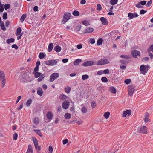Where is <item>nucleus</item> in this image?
<instances>
[{"label": "nucleus", "instance_id": "42", "mask_svg": "<svg viewBox=\"0 0 153 153\" xmlns=\"http://www.w3.org/2000/svg\"><path fill=\"white\" fill-rule=\"evenodd\" d=\"M72 14L73 15L75 16H78L79 15V12L76 10H74L72 13Z\"/></svg>", "mask_w": 153, "mask_h": 153}, {"label": "nucleus", "instance_id": "11", "mask_svg": "<svg viewBox=\"0 0 153 153\" xmlns=\"http://www.w3.org/2000/svg\"><path fill=\"white\" fill-rule=\"evenodd\" d=\"M138 16V15L136 13H128V17L130 19H131L137 17Z\"/></svg>", "mask_w": 153, "mask_h": 153}, {"label": "nucleus", "instance_id": "36", "mask_svg": "<svg viewBox=\"0 0 153 153\" xmlns=\"http://www.w3.org/2000/svg\"><path fill=\"white\" fill-rule=\"evenodd\" d=\"M42 75V74L40 72H36L34 73V76L35 78H38L40 77Z\"/></svg>", "mask_w": 153, "mask_h": 153}, {"label": "nucleus", "instance_id": "48", "mask_svg": "<svg viewBox=\"0 0 153 153\" xmlns=\"http://www.w3.org/2000/svg\"><path fill=\"white\" fill-rule=\"evenodd\" d=\"M97 8L98 11L101 10H102V7L101 5L100 4H98L97 6Z\"/></svg>", "mask_w": 153, "mask_h": 153}, {"label": "nucleus", "instance_id": "63", "mask_svg": "<svg viewBox=\"0 0 153 153\" xmlns=\"http://www.w3.org/2000/svg\"><path fill=\"white\" fill-rule=\"evenodd\" d=\"M38 7L37 6H35L33 7V10L35 12L37 11L38 10Z\"/></svg>", "mask_w": 153, "mask_h": 153}, {"label": "nucleus", "instance_id": "6", "mask_svg": "<svg viewBox=\"0 0 153 153\" xmlns=\"http://www.w3.org/2000/svg\"><path fill=\"white\" fill-rule=\"evenodd\" d=\"M110 63L109 61L106 59H102L98 61L97 63V65H104Z\"/></svg>", "mask_w": 153, "mask_h": 153}, {"label": "nucleus", "instance_id": "33", "mask_svg": "<svg viewBox=\"0 0 153 153\" xmlns=\"http://www.w3.org/2000/svg\"><path fill=\"white\" fill-rule=\"evenodd\" d=\"M45 74H43L38 79L37 81L38 82L41 81L45 77Z\"/></svg>", "mask_w": 153, "mask_h": 153}, {"label": "nucleus", "instance_id": "55", "mask_svg": "<svg viewBox=\"0 0 153 153\" xmlns=\"http://www.w3.org/2000/svg\"><path fill=\"white\" fill-rule=\"evenodd\" d=\"M140 4L142 5H145L146 3V1H141L140 2Z\"/></svg>", "mask_w": 153, "mask_h": 153}, {"label": "nucleus", "instance_id": "32", "mask_svg": "<svg viewBox=\"0 0 153 153\" xmlns=\"http://www.w3.org/2000/svg\"><path fill=\"white\" fill-rule=\"evenodd\" d=\"M82 60L80 59H76L74 62V64L75 65H77L80 62H81Z\"/></svg>", "mask_w": 153, "mask_h": 153}, {"label": "nucleus", "instance_id": "58", "mask_svg": "<svg viewBox=\"0 0 153 153\" xmlns=\"http://www.w3.org/2000/svg\"><path fill=\"white\" fill-rule=\"evenodd\" d=\"M12 48H14L15 49H18V47L16 44H13L12 45Z\"/></svg>", "mask_w": 153, "mask_h": 153}, {"label": "nucleus", "instance_id": "16", "mask_svg": "<svg viewBox=\"0 0 153 153\" xmlns=\"http://www.w3.org/2000/svg\"><path fill=\"white\" fill-rule=\"evenodd\" d=\"M93 31V28L90 27H87L85 30L84 33H90L92 32Z\"/></svg>", "mask_w": 153, "mask_h": 153}, {"label": "nucleus", "instance_id": "4", "mask_svg": "<svg viewBox=\"0 0 153 153\" xmlns=\"http://www.w3.org/2000/svg\"><path fill=\"white\" fill-rule=\"evenodd\" d=\"M71 14L69 13H65L63 16L62 22L63 24L65 23L70 19L71 16Z\"/></svg>", "mask_w": 153, "mask_h": 153}, {"label": "nucleus", "instance_id": "39", "mask_svg": "<svg viewBox=\"0 0 153 153\" xmlns=\"http://www.w3.org/2000/svg\"><path fill=\"white\" fill-rule=\"evenodd\" d=\"M89 78L88 75L87 74L83 75L82 76V79L83 80H85Z\"/></svg>", "mask_w": 153, "mask_h": 153}, {"label": "nucleus", "instance_id": "29", "mask_svg": "<svg viewBox=\"0 0 153 153\" xmlns=\"http://www.w3.org/2000/svg\"><path fill=\"white\" fill-rule=\"evenodd\" d=\"M46 56V54L42 53H40L39 55V57L40 59H42Z\"/></svg>", "mask_w": 153, "mask_h": 153}, {"label": "nucleus", "instance_id": "2", "mask_svg": "<svg viewBox=\"0 0 153 153\" xmlns=\"http://www.w3.org/2000/svg\"><path fill=\"white\" fill-rule=\"evenodd\" d=\"M149 65H142L140 67V70L141 74L145 75L147 72Z\"/></svg>", "mask_w": 153, "mask_h": 153}, {"label": "nucleus", "instance_id": "31", "mask_svg": "<svg viewBox=\"0 0 153 153\" xmlns=\"http://www.w3.org/2000/svg\"><path fill=\"white\" fill-rule=\"evenodd\" d=\"M32 102V100L31 99H29L26 103V105L27 107L29 106Z\"/></svg>", "mask_w": 153, "mask_h": 153}, {"label": "nucleus", "instance_id": "60", "mask_svg": "<svg viewBox=\"0 0 153 153\" xmlns=\"http://www.w3.org/2000/svg\"><path fill=\"white\" fill-rule=\"evenodd\" d=\"M120 57L122 58L127 59L129 58V56L127 55H121Z\"/></svg>", "mask_w": 153, "mask_h": 153}, {"label": "nucleus", "instance_id": "30", "mask_svg": "<svg viewBox=\"0 0 153 153\" xmlns=\"http://www.w3.org/2000/svg\"><path fill=\"white\" fill-rule=\"evenodd\" d=\"M148 114L147 113L146 114L145 118H144V121L145 123H146L147 122L150 121V120L148 118Z\"/></svg>", "mask_w": 153, "mask_h": 153}, {"label": "nucleus", "instance_id": "8", "mask_svg": "<svg viewBox=\"0 0 153 153\" xmlns=\"http://www.w3.org/2000/svg\"><path fill=\"white\" fill-rule=\"evenodd\" d=\"M95 63L93 61H87L84 62L82 64V66L85 67L89 66L94 65Z\"/></svg>", "mask_w": 153, "mask_h": 153}, {"label": "nucleus", "instance_id": "14", "mask_svg": "<svg viewBox=\"0 0 153 153\" xmlns=\"http://www.w3.org/2000/svg\"><path fill=\"white\" fill-rule=\"evenodd\" d=\"M140 132L142 133L146 134L147 132V128L145 126H142L140 129Z\"/></svg>", "mask_w": 153, "mask_h": 153}, {"label": "nucleus", "instance_id": "22", "mask_svg": "<svg viewBox=\"0 0 153 153\" xmlns=\"http://www.w3.org/2000/svg\"><path fill=\"white\" fill-rule=\"evenodd\" d=\"M67 96L64 94H60L59 96V98L62 100H65L67 99Z\"/></svg>", "mask_w": 153, "mask_h": 153}, {"label": "nucleus", "instance_id": "38", "mask_svg": "<svg viewBox=\"0 0 153 153\" xmlns=\"http://www.w3.org/2000/svg\"><path fill=\"white\" fill-rule=\"evenodd\" d=\"M118 0H111L110 3L112 5H114L117 4Z\"/></svg>", "mask_w": 153, "mask_h": 153}, {"label": "nucleus", "instance_id": "15", "mask_svg": "<svg viewBox=\"0 0 153 153\" xmlns=\"http://www.w3.org/2000/svg\"><path fill=\"white\" fill-rule=\"evenodd\" d=\"M100 20L101 22L104 25H107L108 24V22L107 19L104 17H102L100 18Z\"/></svg>", "mask_w": 153, "mask_h": 153}, {"label": "nucleus", "instance_id": "21", "mask_svg": "<svg viewBox=\"0 0 153 153\" xmlns=\"http://www.w3.org/2000/svg\"><path fill=\"white\" fill-rule=\"evenodd\" d=\"M46 116L48 119L51 120L52 118V113L51 112H49L47 113Z\"/></svg>", "mask_w": 153, "mask_h": 153}, {"label": "nucleus", "instance_id": "49", "mask_svg": "<svg viewBox=\"0 0 153 153\" xmlns=\"http://www.w3.org/2000/svg\"><path fill=\"white\" fill-rule=\"evenodd\" d=\"M136 7L138 8H142L143 7L141 6V4H140V2L138 3L135 5Z\"/></svg>", "mask_w": 153, "mask_h": 153}, {"label": "nucleus", "instance_id": "13", "mask_svg": "<svg viewBox=\"0 0 153 153\" xmlns=\"http://www.w3.org/2000/svg\"><path fill=\"white\" fill-rule=\"evenodd\" d=\"M131 114V111L130 110H127L124 111L123 114V116L124 117H126L127 116H129Z\"/></svg>", "mask_w": 153, "mask_h": 153}, {"label": "nucleus", "instance_id": "28", "mask_svg": "<svg viewBox=\"0 0 153 153\" xmlns=\"http://www.w3.org/2000/svg\"><path fill=\"white\" fill-rule=\"evenodd\" d=\"M64 117L66 119H69L71 117V116L70 113H67L65 114Z\"/></svg>", "mask_w": 153, "mask_h": 153}, {"label": "nucleus", "instance_id": "34", "mask_svg": "<svg viewBox=\"0 0 153 153\" xmlns=\"http://www.w3.org/2000/svg\"><path fill=\"white\" fill-rule=\"evenodd\" d=\"M15 41V39L13 38L8 39L7 41V42L8 44L13 42Z\"/></svg>", "mask_w": 153, "mask_h": 153}, {"label": "nucleus", "instance_id": "26", "mask_svg": "<svg viewBox=\"0 0 153 153\" xmlns=\"http://www.w3.org/2000/svg\"><path fill=\"white\" fill-rule=\"evenodd\" d=\"M71 88L69 86H66L64 89L65 91L67 93H69L71 91Z\"/></svg>", "mask_w": 153, "mask_h": 153}, {"label": "nucleus", "instance_id": "43", "mask_svg": "<svg viewBox=\"0 0 153 153\" xmlns=\"http://www.w3.org/2000/svg\"><path fill=\"white\" fill-rule=\"evenodd\" d=\"M81 111L82 113H85L87 112V108L85 107H83L81 109Z\"/></svg>", "mask_w": 153, "mask_h": 153}, {"label": "nucleus", "instance_id": "64", "mask_svg": "<svg viewBox=\"0 0 153 153\" xmlns=\"http://www.w3.org/2000/svg\"><path fill=\"white\" fill-rule=\"evenodd\" d=\"M68 142V139H65V140H64L63 141V144H67Z\"/></svg>", "mask_w": 153, "mask_h": 153}, {"label": "nucleus", "instance_id": "37", "mask_svg": "<svg viewBox=\"0 0 153 153\" xmlns=\"http://www.w3.org/2000/svg\"><path fill=\"white\" fill-rule=\"evenodd\" d=\"M34 131L36 132V133L38 134L39 136L42 137V135L41 132L40 130H34Z\"/></svg>", "mask_w": 153, "mask_h": 153}, {"label": "nucleus", "instance_id": "61", "mask_svg": "<svg viewBox=\"0 0 153 153\" xmlns=\"http://www.w3.org/2000/svg\"><path fill=\"white\" fill-rule=\"evenodd\" d=\"M103 74V71L102 70H100L98 71L97 73V75H101Z\"/></svg>", "mask_w": 153, "mask_h": 153}, {"label": "nucleus", "instance_id": "23", "mask_svg": "<svg viewBox=\"0 0 153 153\" xmlns=\"http://www.w3.org/2000/svg\"><path fill=\"white\" fill-rule=\"evenodd\" d=\"M54 49L57 52H59L61 51V48L59 46L57 45L54 47Z\"/></svg>", "mask_w": 153, "mask_h": 153}, {"label": "nucleus", "instance_id": "27", "mask_svg": "<svg viewBox=\"0 0 153 153\" xmlns=\"http://www.w3.org/2000/svg\"><path fill=\"white\" fill-rule=\"evenodd\" d=\"M110 91L112 93H116V90L115 88L111 87H110Z\"/></svg>", "mask_w": 153, "mask_h": 153}, {"label": "nucleus", "instance_id": "54", "mask_svg": "<svg viewBox=\"0 0 153 153\" xmlns=\"http://www.w3.org/2000/svg\"><path fill=\"white\" fill-rule=\"evenodd\" d=\"M131 81L130 79H127L125 80L124 82L126 84H128L130 83Z\"/></svg>", "mask_w": 153, "mask_h": 153}, {"label": "nucleus", "instance_id": "24", "mask_svg": "<svg viewBox=\"0 0 153 153\" xmlns=\"http://www.w3.org/2000/svg\"><path fill=\"white\" fill-rule=\"evenodd\" d=\"M21 31L22 29L21 27H18L17 29L16 30V36H18L19 35H21Z\"/></svg>", "mask_w": 153, "mask_h": 153}, {"label": "nucleus", "instance_id": "50", "mask_svg": "<svg viewBox=\"0 0 153 153\" xmlns=\"http://www.w3.org/2000/svg\"><path fill=\"white\" fill-rule=\"evenodd\" d=\"M91 105L93 108H95L96 106V103L95 102L92 101L91 103Z\"/></svg>", "mask_w": 153, "mask_h": 153}, {"label": "nucleus", "instance_id": "45", "mask_svg": "<svg viewBox=\"0 0 153 153\" xmlns=\"http://www.w3.org/2000/svg\"><path fill=\"white\" fill-rule=\"evenodd\" d=\"M82 24L86 26H88L89 25V22L86 20H85L82 22Z\"/></svg>", "mask_w": 153, "mask_h": 153}, {"label": "nucleus", "instance_id": "25", "mask_svg": "<svg viewBox=\"0 0 153 153\" xmlns=\"http://www.w3.org/2000/svg\"><path fill=\"white\" fill-rule=\"evenodd\" d=\"M27 16V15L26 14H23L21 17L20 20L21 22L22 23L25 19Z\"/></svg>", "mask_w": 153, "mask_h": 153}, {"label": "nucleus", "instance_id": "59", "mask_svg": "<svg viewBox=\"0 0 153 153\" xmlns=\"http://www.w3.org/2000/svg\"><path fill=\"white\" fill-rule=\"evenodd\" d=\"M147 11L144 10H141L140 11V14L141 15L144 14Z\"/></svg>", "mask_w": 153, "mask_h": 153}, {"label": "nucleus", "instance_id": "20", "mask_svg": "<svg viewBox=\"0 0 153 153\" xmlns=\"http://www.w3.org/2000/svg\"><path fill=\"white\" fill-rule=\"evenodd\" d=\"M53 44L52 43H50L48 46V51L49 52L51 51L53 48Z\"/></svg>", "mask_w": 153, "mask_h": 153}, {"label": "nucleus", "instance_id": "9", "mask_svg": "<svg viewBox=\"0 0 153 153\" xmlns=\"http://www.w3.org/2000/svg\"><path fill=\"white\" fill-rule=\"evenodd\" d=\"M134 88L132 86H129L128 87V94L130 96H132L134 91Z\"/></svg>", "mask_w": 153, "mask_h": 153}, {"label": "nucleus", "instance_id": "35", "mask_svg": "<svg viewBox=\"0 0 153 153\" xmlns=\"http://www.w3.org/2000/svg\"><path fill=\"white\" fill-rule=\"evenodd\" d=\"M110 114V112H107L104 113L103 116L105 118L108 119L109 117Z\"/></svg>", "mask_w": 153, "mask_h": 153}, {"label": "nucleus", "instance_id": "3", "mask_svg": "<svg viewBox=\"0 0 153 153\" xmlns=\"http://www.w3.org/2000/svg\"><path fill=\"white\" fill-rule=\"evenodd\" d=\"M0 80L1 82L2 87H3L6 82L5 76L4 72L1 70H0Z\"/></svg>", "mask_w": 153, "mask_h": 153}, {"label": "nucleus", "instance_id": "46", "mask_svg": "<svg viewBox=\"0 0 153 153\" xmlns=\"http://www.w3.org/2000/svg\"><path fill=\"white\" fill-rule=\"evenodd\" d=\"M101 81L103 82H106L108 81V79L105 77H103L101 79Z\"/></svg>", "mask_w": 153, "mask_h": 153}, {"label": "nucleus", "instance_id": "40", "mask_svg": "<svg viewBox=\"0 0 153 153\" xmlns=\"http://www.w3.org/2000/svg\"><path fill=\"white\" fill-rule=\"evenodd\" d=\"M97 45H100L102 43V39H99L97 42Z\"/></svg>", "mask_w": 153, "mask_h": 153}, {"label": "nucleus", "instance_id": "17", "mask_svg": "<svg viewBox=\"0 0 153 153\" xmlns=\"http://www.w3.org/2000/svg\"><path fill=\"white\" fill-rule=\"evenodd\" d=\"M26 153H33L32 147L31 145H29L28 146V149Z\"/></svg>", "mask_w": 153, "mask_h": 153}, {"label": "nucleus", "instance_id": "51", "mask_svg": "<svg viewBox=\"0 0 153 153\" xmlns=\"http://www.w3.org/2000/svg\"><path fill=\"white\" fill-rule=\"evenodd\" d=\"M152 1L151 0H150L149 1H148L146 5V6L147 7H150L151 5L152 4Z\"/></svg>", "mask_w": 153, "mask_h": 153}, {"label": "nucleus", "instance_id": "53", "mask_svg": "<svg viewBox=\"0 0 153 153\" xmlns=\"http://www.w3.org/2000/svg\"><path fill=\"white\" fill-rule=\"evenodd\" d=\"M10 7V4H6L4 5V9L5 10H7L9 9Z\"/></svg>", "mask_w": 153, "mask_h": 153}, {"label": "nucleus", "instance_id": "5", "mask_svg": "<svg viewBox=\"0 0 153 153\" xmlns=\"http://www.w3.org/2000/svg\"><path fill=\"white\" fill-rule=\"evenodd\" d=\"M58 62L56 60H50L45 62V63L48 66H54L56 65Z\"/></svg>", "mask_w": 153, "mask_h": 153}, {"label": "nucleus", "instance_id": "19", "mask_svg": "<svg viewBox=\"0 0 153 153\" xmlns=\"http://www.w3.org/2000/svg\"><path fill=\"white\" fill-rule=\"evenodd\" d=\"M33 141L35 148H37V147L38 146V142L37 139L35 138H33Z\"/></svg>", "mask_w": 153, "mask_h": 153}, {"label": "nucleus", "instance_id": "7", "mask_svg": "<svg viewBox=\"0 0 153 153\" xmlns=\"http://www.w3.org/2000/svg\"><path fill=\"white\" fill-rule=\"evenodd\" d=\"M59 74L58 73H54L52 74L50 77V81L52 82L54 81L59 77Z\"/></svg>", "mask_w": 153, "mask_h": 153}, {"label": "nucleus", "instance_id": "18", "mask_svg": "<svg viewBox=\"0 0 153 153\" xmlns=\"http://www.w3.org/2000/svg\"><path fill=\"white\" fill-rule=\"evenodd\" d=\"M37 94L40 96L42 95L43 94V91L41 88L39 87L37 88Z\"/></svg>", "mask_w": 153, "mask_h": 153}, {"label": "nucleus", "instance_id": "12", "mask_svg": "<svg viewBox=\"0 0 153 153\" xmlns=\"http://www.w3.org/2000/svg\"><path fill=\"white\" fill-rule=\"evenodd\" d=\"M69 102L67 101H64L62 103V107L65 109H67L69 106Z\"/></svg>", "mask_w": 153, "mask_h": 153}, {"label": "nucleus", "instance_id": "10", "mask_svg": "<svg viewBox=\"0 0 153 153\" xmlns=\"http://www.w3.org/2000/svg\"><path fill=\"white\" fill-rule=\"evenodd\" d=\"M131 54L133 57L136 58L140 56V53L138 51L133 50L131 51Z\"/></svg>", "mask_w": 153, "mask_h": 153}, {"label": "nucleus", "instance_id": "44", "mask_svg": "<svg viewBox=\"0 0 153 153\" xmlns=\"http://www.w3.org/2000/svg\"><path fill=\"white\" fill-rule=\"evenodd\" d=\"M13 140H16L18 137V135L17 133H15L13 135Z\"/></svg>", "mask_w": 153, "mask_h": 153}, {"label": "nucleus", "instance_id": "56", "mask_svg": "<svg viewBox=\"0 0 153 153\" xmlns=\"http://www.w3.org/2000/svg\"><path fill=\"white\" fill-rule=\"evenodd\" d=\"M48 150L49 151L48 153H52L53 151V148L51 146H49Z\"/></svg>", "mask_w": 153, "mask_h": 153}, {"label": "nucleus", "instance_id": "41", "mask_svg": "<svg viewBox=\"0 0 153 153\" xmlns=\"http://www.w3.org/2000/svg\"><path fill=\"white\" fill-rule=\"evenodd\" d=\"M39 123V120L38 118H36L33 119V123L36 124H38Z\"/></svg>", "mask_w": 153, "mask_h": 153}, {"label": "nucleus", "instance_id": "57", "mask_svg": "<svg viewBox=\"0 0 153 153\" xmlns=\"http://www.w3.org/2000/svg\"><path fill=\"white\" fill-rule=\"evenodd\" d=\"M103 71V73L105 74H108L109 73V69H107L104 71Z\"/></svg>", "mask_w": 153, "mask_h": 153}, {"label": "nucleus", "instance_id": "52", "mask_svg": "<svg viewBox=\"0 0 153 153\" xmlns=\"http://www.w3.org/2000/svg\"><path fill=\"white\" fill-rule=\"evenodd\" d=\"M3 18L4 19H6L7 17V13H4L3 15Z\"/></svg>", "mask_w": 153, "mask_h": 153}, {"label": "nucleus", "instance_id": "1", "mask_svg": "<svg viewBox=\"0 0 153 153\" xmlns=\"http://www.w3.org/2000/svg\"><path fill=\"white\" fill-rule=\"evenodd\" d=\"M29 74V73L27 71H23L21 73L20 78L23 82H26L28 81Z\"/></svg>", "mask_w": 153, "mask_h": 153}, {"label": "nucleus", "instance_id": "62", "mask_svg": "<svg viewBox=\"0 0 153 153\" xmlns=\"http://www.w3.org/2000/svg\"><path fill=\"white\" fill-rule=\"evenodd\" d=\"M21 98V96H18L16 102V104L20 100Z\"/></svg>", "mask_w": 153, "mask_h": 153}, {"label": "nucleus", "instance_id": "47", "mask_svg": "<svg viewBox=\"0 0 153 153\" xmlns=\"http://www.w3.org/2000/svg\"><path fill=\"white\" fill-rule=\"evenodd\" d=\"M89 41L90 43L91 44H94L95 43V42L94 39L92 38H90L89 39Z\"/></svg>", "mask_w": 153, "mask_h": 153}]
</instances>
